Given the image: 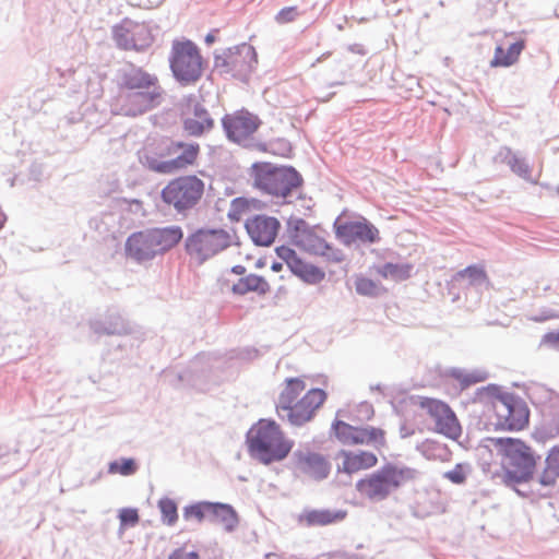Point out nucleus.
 I'll use <instances>...</instances> for the list:
<instances>
[{"mask_svg":"<svg viewBox=\"0 0 559 559\" xmlns=\"http://www.w3.org/2000/svg\"><path fill=\"white\" fill-rule=\"evenodd\" d=\"M493 444L500 457L499 468L492 473L497 484L533 502L549 496L538 488L536 472L540 455L532 445L519 438H498Z\"/></svg>","mask_w":559,"mask_h":559,"instance_id":"nucleus-1","label":"nucleus"},{"mask_svg":"<svg viewBox=\"0 0 559 559\" xmlns=\"http://www.w3.org/2000/svg\"><path fill=\"white\" fill-rule=\"evenodd\" d=\"M326 400L325 391L310 389L301 378H288L280 393L276 412L282 419L300 427L311 421Z\"/></svg>","mask_w":559,"mask_h":559,"instance_id":"nucleus-2","label":"nucleus"},{"mask_svg":"<svg viewBox=\"0 0 559 559\" xmlns=\"http://www.w3.org/2000/svg\"><path fill=\"white\" fill-rule=\"evenodd\" d=\"M249 452L263 464L282 461L293 448L280 425L274 420L260 419L247 436Z\"/></svg>","mask_w":559,"mask_h":559,"instance_id":"nucleus-3","label":"nucleus"},{"mask_svg":"<svg viewBox=\"0 0 559 559\" xmlns=\"http://www.w3.org/2000/svg\"><path fill=\"white\" fill-rule=\"evenodd\" d=\"M198 144L159 142L145 148V164L159 174H173L193 165L198 158Z\"/></svg>","mask_w":559,"mask_h":559,"instance_id":"nucleus-4","label":"nucleus"},{"mask_svg":"<svg viewBox=\"0 0 559 559\" xmlns=\"http://www.w3.org/2000/svg\"><path fill=\"white\" fill-rule=\"evenodd\" d=\"M121 85L127 90L139 91L128 96L126 110L131 116L140 115L159 105L164 95L157 76L140 68L124 73Z\"/></svg>","mask_w":559,"mask_h":559,"instance_id":"nucleus-5","label":"nucleus"},{"mask_svg":"<svg viewBox=\"0 0 559 559\" xmlns=\"http://www.w3.org/2000/svg\"><path fill=\"white\" fill-rule=\"evenodd\" d=\"M417 472L409 467L385 465L356 483L358 493L372 501L384 500L393 490L413 481Z\"/></svg>","mask_w":559,"mask_h":559,"instance_id":"nucleus-6","label":"nucleus"},{"mask_svg":"<svg viewBox=\"0 0 559 559\" xmlns=\"http://www.w3.org/2000/svg\"><path fill=\"white\" fill-rule=\"evenodd\" d=\"M169 66L175 79L182 85L195 83L204 70V60L199 47L189 39L173 41Z\"/></svg>","mask_w":559,"mask_h":559,"instance_id":"nucleus-7","label":"nucleus"},{"mask_svg":"<svg viewBox=\"0 0 559 559\" xmlns=\"http://www.w3.org/2000/svg\"><path fill=\"white\" fill-rule=\"evenodd\" d=\"M205 185L195 175H183L171 179L162 190V200L177 212L193 209L203 198Z\"/></svg>","mask_w":559,"mask_h":559,"instance_id":"nucleus-8","label":"nucleus"},{"mask_svg":"<svg viewBox=\"0 0 559 559\" xmlns=\"http://www.w3.org/2000/svg\"><path fill=\"white\" fill-rule=\"evenodd\" d=\"M236 239L234 230L199 229L187 238L186 249L190 257L199 262H204L229 248L236 242Z\"/></svg>","mask_w":559,"mask_h":559,"instance_id":"nucleus-9","label":"nucleus"},{"mask_svg":"<svg viewBox=\"0 0 559 559\" xmlns=\"http://www.w3.org/2000/svg\"><path fill=\"white\" fill-rule=\"evenodd\" d=\"M490 419L497 429L519 431L528 425L530 411L524 401L511 394L498 395L491 401Z\"/></svg>","mask_w":559,"mask_h":559,"instance_id":"nucleus-10","label":"nucleus"},{"mask_svg":"<svg viewBox=\"0 0 559 559\" xmlns=\"http://www.w3.org/2000/svg\"><path fill=\"white\" fill-rule=\"evenodd\" d=\"M116 45L123 50L143 51L152 46L154 36L146 22L126 17L112 28Z\"/></svg>","mask_w":559,"mask_h":559,"instance_id":"nucleus-11","label":"nucleus"},{"mask_svg":"<svg viewBox=\"0 0 559 559\" xmlns=\"http://www.w3.org/2000/svg\"><path fill=\"white\" fill-rule=\"evenodd\" d=\"M416 404L433 419L435 430L450 439L456 440L462 427L452 408L443 401L431 397H419Z\"/></svg>","mask_w":559,"mask_h":559,"instance_id":"nucleus-12","label":"nucleus"},{"mask_svg":"<svg viewBox=\"0 0 559 559\" xmlns=\"http://www.w3.org/2000/svg\"><path fill=\"white\" fill-rule=\"evenodd\" d=\"M332 430L340 442L348 445L368 444L381 448L385 444L384 430L371 426L354 427L345 421L335 420Z\"/></svg>","mask_w":559,"mask_h":559,"instance_id":"nucleus-13","label":"nucleus"},{"mask_svg":"<svg viewBox=\"0 0 559 559\" xmlns=\"http://www.w3.org/2000/svg\"><path fill=\"white\" fill-rule=\"evenodd\" d=\"M222 122L228 139L239 144L248 142L261 126L259 117L247 109L226 115Z\"/></svg>","mask_w":559,"mask_h":559,"instance_id":"nucleus-14","label":"nucleus"},{"mask_svg":"<svg viewBox=\"0 0 559 559\" xmlns=\"http://www.w3.org/2000/svg\"><path fill=\"white\" fill-rule=\"evenodd\" d=\"M301 183L298 173L293 168H273L258 177V185L265 192L285 198Z\"/></svg>","mask_w":559,"mask_h":559,"instance_id":"nucleus-15","label":"nucleus"},{"mask_svg":"<svg viewBox=\"0 0 559 559\" xmlns=\"http://www.w3.org/2000/svg\"><path fill=\"white\" fill-rule=\"evenodd\" d=\"M335 228L336 235L348 245L356 241L373 243L380 240L378 228L364 217L358 221L340 219L336 222Z\"/></svg>","mask_w":559,"mask_h":559,"instance_id":"nucleus-16","label":"nucleus"},{"mask_svg":"<svg viewBox=\"0 0 559 559\" xmlns=\"http://www.w3.org/2000/svg\"><path fill=\"white\" fill-rule=\"evenodd\" d=\"M336 471L346 475H354L370 469L378 464L374 453L365 450H341L336 456Z\"/></svg>","mask_w":559,"mask_h":559,"instance_id":"nucleus-17","label":"nucleus"},{"mask_svg":"<svg viewBox=\"0 0 559 559\" xmlns=\"http://www.w3.org/2000/svg\"><path fill=\"white\" fill-rule=\"evenodd\" d=\"M293 242L306 252L317 255L333 257L335 252L313 228L307 226L304 222L299 223L292 236Z\"/></svg>","mask_w":559,"mask_h":559,"instance_id":"nucleus-18","label":"nucleus"},{"mask_svg":"<svg viewBox=\"0 0 559 559\" xmlns=\"http://www.w3.org/2000/svg\"><path fill=\"white\" fill-rule=\"evenodd\" d=\"M182 123L185 131L193 136H200L213 128V119L207 110L195 99L190 98L183 105Z\"/></svg>","mask_w":559,"mask_h":559,"instance_id":"nucleus-19","label":"nucleus"},{"mask_svg":"<svg viewBox=\"0 0 559 559\" xmlns=\"http://www.w3.org/2000/svg\"><path fill=\"white\" fill-rule=\"evenodd\" d=\"M539 311L530 317L534 322H545L559 319V293L549 283L537 284L533 293Z\"/></svg>","mask_w":559,"mask_h":559,"instance_id":"nucleus-20","label":"nucleus"},{"mask_svg":"<svg viewBox=\"0 0 559 559\" xmlns=\"http://www.w3.org/2000/svg\"><path fill=\"white\" fill-rule=\"evenodd\" d=\"M280 222L270 216L257 215L246 223V228L251 239L259 246H270L274 242Z\"/></svg>","mask_w":559,"mask_h":559,"instance_id":"nucleus-21","label":"nucleus"},{"mask_svg":"<svg viewBox=\"0 0 559 559\" xmlns=\"http://www.w3.org/2000/svg\"><path fill=\"white\" fill-rule=\"evenodd\" d=\"M346 510L306 509L298 516V523L307 527L328 526L343 522Z\"/></svg>","mask_w":559,"mask_h":559,"instance_id":"nucleus-22","label":"nucleus"},{"mask_svg":"<svg viewBox=\"0 0 559 559\" xmlns=\"http://www.w3.org/2000/svg\"><path fill=\"white\" fill-rule=\"evenodd\" d=\"M127 254L136 261L153 259L156 254L148 230L132 234L126 242Z\"/></svg>","mask_w":559,"mask_h":559,"instance_id":"nucleus-23","label":"nucleus"},{"mask_svg":"<svg viewBox=\"0 0 559 559\" xmlns=\"http://www.w3.org/2000/svg\"><path fill=\"white\" fill-rule=\"evenodd\" d=\"M151 241L156 254H162L174 248L182 239V230L179 226L148 229Z\"/></svg>","mask_w":559,"mask_h":559,"instance_id":"nucleus-24","label":"nucleus"},{"mask_svg":"<svg viewBox=\"0 0 559 559\" xmlns=\"http://www.w3.org/2000/svg\"><path fill=\"white\" fill-rule=\"evenodd\" d=\"M524 48H525L524 39H519L514 43H509V44H504V43L498 44L495 49L493 58L490 61V66L492 68H499V67L507 68V67L513 66L514 63L518 62Z\"/></svg>","mask_w":559,"mask_h":559,"instance_id":"nucleus-25","label":"nucleus"},{"mask_svg":"<svg viewBox=\"0 0 559 559\" xmlns=\"http://www.w3.org/2000/svg\"><path fill=\"white\" fill-rule=\"evenodd\" d=\"M559 478V445L552 447L545 459V466L539 475L537 483L538 488L548 492V488L555 485Z\"/></svg>","mask_w":559,"mask_h":559,"instance_id":"nucleus-26","label":"nucleus"},{"mask_svg":"<svg viewBox=\"0 0 559 559\" xmlns=\"http://www.w3.org/2000/svg\"><path fill=\"white\" fill-rule=\"evenodd\" d=\"M231 290L236 295H246L250 292L258 293L259 295H265L270 292V285L266 280L255 274H249L241 277L231 287Z\"/></svg>","mask_w":559,"mask_h":559,"instance_id":"nucleus-27","label":"nucleus"},{"mask_svg":"<svg viewBox=\"0 0 559 559\" xmlns=\"http://www.w3.org/2000/svg\"><path fill=\"white\" fill-rule=\"evenodd\" d=\"M210 521L222 525L225 530L231 531L238 523L235 510L224 503H210Z\"/></svg>","mask_w":559,"mask_h":559,"instance_id":"nucleus-28","label":"nucleus"},{"mask_svg":"<svg viewBox=\"0 0 559 559\" xmlns=\"http://www.w3.org/2000/svg\"><path fill=\"white\" fill-rule=\"evenodd\" d=\"M376 273L383 280L394 282L406 281L411 277L413 265L411 263H385L377 266Z\"/></svg>","mask_w":559,"mask_h":559,"instance_id":"nucleus-29","label":"nucleus"},{"mask_svg":"<svg viewBox=\"0 0 559 559\" xmlns=\"http://www.w3.org/2000/svg\"><path fill=\"white\" fill-rule=\"evenodd\" d=\"M301 464L305 473L316 479L325 478L330 473L329 462L317 453L307 454L302 459Z\"/></svg>","mask_w":559,"mask_h":559,"instance_id":"nucleus-30","label":"nucleus"},{"mask_svg":"<svg viewBox=\"0 0 559 559\" xmlns=\"http://www.w3.org/2000/svg\"><path fill=\"white\" fill-rule=\"evenodd\" d=\"M418 451L428 460L448 462L451 451L445 444L432 439H426L418 445Z\"/></svg>","mask_w":559,"mask_h":559,"instance_id":"nucleus-31","label":"nucleus"},{"mask_svg":"<svg viewBox=\"0 0 559 559\" xmlns=\"http://www.w3.org/2000/svg\"><path fill=\"white\" fill-rule=\"evenodd\" d=\"M290 271L298 276L300 280L308 284H318L324 280V272L319 267L308 264L307 262L299 259Z\"/></svg>","mask_w":559,"mask_h":559,"instance_id":"nucleus-32","label":"nucleus"},{"mask_svg":"<svg viewBox=\"0 0 559 559\" xmlns=\"http://www.w3.org/2000/svg\"><path fill=\"white\" fill-rule=\"evenodd\" d=\"M354 287L358 295L367 297H376L382 293H385V288L376 281L358 275L354 280Z\"/></svg>","mask_w":559,"mask_h":559,"instance_id":"nucleus-33","label":"nucleus"},{"mask_svg":"<svg viewBox=\"0 0 559 559\" xmlns=\"http://www.w3.org/2000/svg\"><path fill=\"white\" fill-rule=\"evenodd\" d=\"M454 281L467 280L471 285L486 282L488 280L487 273L483 265H469L464 270L459 271L454 276Z\"/></svg>","mask_w":559,"mask_h":559,"instance_id":"nucleus-34","label":"nucleus"},{"mask_svg":"<svg viewBox=\"0 0 559 559\" xmlns=\"http://www.w3.org/2000/svg\"><path fill=\"white\" fill-rule=\"evenodd\" d=\"M158 508L162 514V521L168 526H173L178 520V509L174 500L163 498L158 501Z\"/></svg>","mask_w":559,"mask_h":559,"instance_id":"nucleus-35","label":"nucleus"},{"mask_svg":"<svg viewBox=\"0 0 559 559\" xmlns=\"http://www.w3.org/2000/svg\"><path fill=\"white\" fill-rule=\"evenodd\" d=\"M210 503L211 502L203 501L187 507L183 512L186 520H195L199 523L204 520L210 521Z\"/></svg>","mask_w":559,"mask_h":559,"instance_id":"nucleus-36","label":"nucleus"},{"mask_svg":"<svg viewBox=\"0 0 559 559\" xmlns=\"http://www.w3.org/2000/svg\"><path fill=\"white\" fill-rule=\"evenodd\" d=\"M138 469V465L133 459H121L114 461L108 465L109 474H120L122 476L133 475Z\"/></svg>","mask_w":559,"mask_h":559,"instance_id":"nucleus-37","label":"nucleus"},{"mask_svg":"<svg viewBox=\"0 0 559 559\" xmlns=\"http://www.w3.org/2000/svg\"><path fill=\"white\" fill-rule=\"evenodd\" d=\"M508 164L510 166V168L512 169L513 173H515L518 176L524 178V179H530L531 178V167L530 165L525 162V159L516 156V155H513L509 160H508Z\"/></svg>","mask_w":559,"mask_h":559,"instance_id":"nucleus-38","label":"nucleus"},{"mask_svg":"<svg viewBox=\"0 0 559 559\" xmlns=\"http://www.w3.org/2000/svg\"><path fill=\"white\" fill-rule=\"evenodd\" d=\"M119 520L121 528L127 526H135L140 520L136 509L124 508L119 512Z\"/></svg>","mask_w":559,"mask_h":559,"instance_id":"nucleus-39","label":"nucleus"},{"mask_svg":"<svg viewBox=\"0 0 559 559\" xmlns=\"http://www.w3.org/2000/svg\"><path fill=\"white\" fill-rule=\"evenodd\" d=\"M443 477L455 485H462L466 480V468L464 464H456L453 469L445 472Z\"/></svg>","mask_w":559,"mask_h":559,"instance_id":"nucleus-40","label":"nucleus"},{"mask_svg":"<svg viewBox=\"0 0 559 559\" xmlns=\"http://www.w3.org/2000/svg\"><path fill=\"white\" fill-rule=\"evenodd\" d=\"M275 252L276 254L278 255V258H281L283 261H285V263L287 264V266L289 267V270L294 266V264L300 259L296 252L287 247V246H280V247H276L275 248Z\"/></svg>","mask_w":559,"mask_h":559,"instance_id":"nucleus-41","label":"nucleus"},{"mask_svg":"<svg viewBox=\"0 0 559 559\" xmlns=\"http://www.w3.org/2000/svg\"><path fill=\"white\" fill-rule=\"evenodd\" d=\"M540 346L559 350V329L545 333L540 338Z\"/></svg>","mask_w":559,"mask_h":559,"instance_id":"nucleus-42","label":"nucleus"},{"mask_svg":"<svg viewBox=\"0 0 559 559\" xmlns=\"http://www.w3.org/2000/svg\"><path fill=\"white\" fill-rule=\"evenodd\" d=\"M297 15H298V13H297L296 7H286V8H283L276 14L275 20L280 24H286V23L293 22Z\"/></svg>","mask_w":559,"mask_h":559,"instance_id":"nucleus-43","label":"nucleus"},{"mask_svg":"<svg viewBox=\"0 0 559 559\" xmlns=\"http://www.w3.org/2000/svg\"><path fill=\"white\" fill-rule=\"evenodd\" d=\"M240 59H241V56L239 52L229 51L226 55L225 59L223 60L222 66L229 67L228 71H238L239 69L237 68V66H238Z\"/></svg>","mask_w":559,"mask_h":559,"instance_id":"nucleus-44","label":"nucleus"},{"mask_svg":"<svg viewBox=\"0 0 559 559\" xmlns=\"http://www.w3.org/2000/svg\"><path fill=\"white\" fill-rule=\"evenodd\" d=\"M165 0H128V2L141 9H154L159 7Z\"/></svg>","mask_w":559,"mask_h":559,"instance_id":"nucleus-45","label":"nucleus"},{"mask_svg":"<svg viewBox=\"0 0 559 559\" xmlns=\"http://www.w3.org/2000/svg\"><path fill=\"white\" fill-rule=\"evenodd\" d=\"M455 378L461 382L463 386H469L471 384H475L485 380L483 377H477L474 374H463L461 372L454 373Z\"/></svg>","mask_w":559,"mask_h":559,"instance_id":"nucleus-46","label":"nucleus"},{"mask_svg":"<svg viewBox=\"0 0 559 559\" xmlns=\"http://www.w3.org/2000/svg\"><path fill=\"white\" fill-rule=\"evenodd\" d=\"M316 559H349L347 554L342 551H334V552H328L322 554L318 556Z\"/></svg>","mask_w":559,"mask_h":559,"instance_id":"nucleus-47","label":"nucleus"},{"mask_svg":"<svg viewBox=\"0 0 559 559\" xmlns=\"http://www.w3.org/2000/svg\"><path fill=\"white\" fill-rule=\"evenodd\" d=\"M282 269H283V264L280 262H274L271 265V270L274 272H280V271H282Z\"/></svg>","mask_w":559,"mask_h":559,"instance_id":"nucleus-48","label":"nucleus"},{"mask_svg":"<svg viewBox=\"0 0 559 559\" xmlns=\"http://www.w3.org/2000/svg\"><path fill=\"white\" fill-rule=\"evenodd\" d=\"M233 272L238 274V275H241L245 273V267L241 266V265H236L233 267Z\"/></svg>","mask_w":559,"mask_h":559,"instance_id":"nucleus-49","label":"nucleus"},{"mask_svg":"<svg viewBox=\"0 0 559 559\" xmlns=\"http://www.w3.org/2000/svg\"><path fill=\"white\" fill-rule=\"evenodd\" d=\"M214 40H215V36L214 35H212V34L206 35V37H205V43L206 44H209V45L213 44Z\"/></svg>","mask_w":559,"mask_h":559,"instance_id":"nucleus-50","label":"nucleus"},{"mask_svg":"<svg viewBox=\"0 0 559 559\" xmlns=\"http://www.w3.org/2000/svg\"><path fill=\"white\" fill-rule=\"evenodd\" d=\"M245 203H246V202H245L243 200H240V199H237V200H235V201H234V205H235V206L245 205Z\"/></svg>","mask_w":559,"mask_h":559,"instance_id":"nucleus-51","label":"nucleus"},{"mask_svg":"<svg viewBox=\"0 0 559 559\" xmlns=\"http://www.w3.org/2000/svg\"><path fill=\"white\" fill-rule=\"evenodd\" d=\"M265 265V262L263 260H258L257 267H263Z\"/></svg>","mask_w":559,"mask_h":559,"instance_id":"nucleus-52","label":"nucleus"}]
</instances>
